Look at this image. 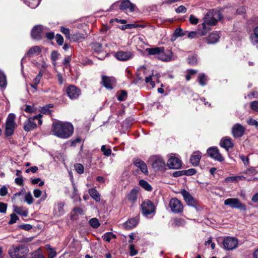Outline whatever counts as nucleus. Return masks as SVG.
<instances>
[{"instance_id":"1","label":"nucleus","mask_w":258,"mask_h":258,"mask_svg":"<svg viewBox=\"0 0 258 258\" xmlns=\"http://www.w3.org/2000/svg\"><path fill=\"white\" fill-rule=\"evenodd\" d=\"M73 131L74 127L71 123L58 121L53 123V134L60 138H69L73 134Z\"/></svg>"},{"instance_id":"2","label":"nucleus","mask_w":258,"mask_h":258,"mask_svg":"<svg viewBox=\"0 0 258 258\" xmlns=\"http://www.w3.org/2000/svg\"><path fill=\"white\" fill-rule=\"evenodd\" d=\"M222 18V15L219 11L214 10H209L204 17V22L202 23L203 29L210 30L206 25L210 26L215 25L217 22Z\"/></svg>"},{"instance_id":"3","label":"nucleus","mask_w":258,"mask_h":258,"mask_svg":"<svg viewBox=\"0 0 258 258\" xmlns=\"http://www.w3.org/2000/svg\"><path fill=\"white\" fill-rule=\"evenodd\" d=\"M42 115L39 114L33 117H29L24 123V130L25 132H30L37 127L36 123L35 122V120H38V123L41 125L42 123V120L41 119Z\"/></svg>"},{"instance_id":"4","label":"nucleus","mask_w":258,"mask_h":258,"mask_svg":"<svg viewBox=\"0 0 258 258\" xmlns=\"http://www.w3.org/2000/svg\"><path fill=\"white\" fill-rule=\"evenodd\" d=\"M28 252V249L22 245H13L9 250V254L12 258L26 256Z\"/></svg>"},{"instance_id":"5","label":"nucleus","mask_w":258,"mask_h":258,"mask_svg":"<svg viewBox=\"0 0 258 258\" xmlns=\"http://www.w3.org/2000/svg\"><path fill=\"white\" fill-rule=\"evenodd\" d=\"M15 115L12 113L10 114L7 117L5 128V134L7 137L13 134L14 130L17 126L15 121Z\"/></svg>"},{"instance_id":"6","label":"nucleus","mask_w":258,"mask_h":258,"mask_svg":"<svg viewBox=\"0 0 258 258\" xmlns=\"http://www.w3.org/2000/svg\"><path fill=\"white\" fill-rule=\"evenodd\" d=\"M224 205L228 206L232 208L238 209L240 211H245L246 210L245 205L243 204L237 198H229L224 201Z\"/></svg>"},{"instance_id":"7","label":"nucleus","mask_w":258,"mask_h":258,"mask_svg":"<svg viewBox=\"0 0 258 258\" xmlns=\"http://www.w3.org/2000/svg\"><path fill=\"white\" fill-rule=\"evenodd\" d=\"M117 4H119V8L120 10L125 12L126 13L127 12H133L136 8V5L132 3L130 0H120L114 3L112 7L116 6Z\"/></svg>"},{"instance_id":"8","label":"nucleus","mask_w":258,"mask_h":258,"mask_svg":"<svg viewBox=\"0 0 258 258\" xmlns=\"http://www.w3.org/2000/svg\"><path fill=\"white\" fill-rule=\"evenodd\" d=\"M238 244L236 238L227 236L224 238L223 241V248L227 250H232L237 248Z\"/></svg>"},{"instance_id":"9","label":"nucleus","mask_w":258,"mask_h":258,"mask_svg":"<svg viewBox=\"0 0 258 258\" xmlns=\"http://www.w3.org/2000/svg\"><path fill=\"white\" fill-rule=\"evenodd\" d=\"M169 206L171 211L174 213H180L183 211V205L181 201L176 198L171 199L169 202Z\"/></svg>"},{"instance_id":"10","label":"nucleus","mask_w":258,"mask_h":258,"mask_svg":"<svg viewBox=\"0 0 258 258\" xmlns=\"http://www.w3.org/2000/svg\"><path fill=\"white\" fill-rule=\"evenodd\" d=\"M143 214L148 216L155 212V207L153 203L149 201L146 200L143 202L141 205Z\"/></svg>"},{"instance_id":"11","label":"nucleus","mask_w":258,"mask_h":258,"mask_svg":"<svg viewBox=\"0 0 258 258\" xmlns=\"http://www.w3.org/2000/svg\"><path fill=\"white\" fill-rule=\"evenodd\" d=\"M152 167L157 170H162L165 168V162L163 158L160 156H154L152 157Z\"/></svg>"},{"instance_id":"12","label":"nucleus","mask_w":258,"mask_h":258,"mask_svg":"<svg viewBox=\"0 0 258 258\" xmlns=\"http://www.w3.org/2000/svg\"><path fill=\"white\" fill-rule=\"evenodd\" d=\"M44 28L42 25L35 26L31 31L32 37L35 40H40L44 34Z\"/></svg>"},{"instance_id":"13","label":"nucleus","mask_w":258,"mask_h":258,"mask_svg":"<svg viewBox=\"0 0 258 258\" xmlns=\"http://www.w3.org/2000/svg\"><path fill=\"white\" fill-rule=\"evenodd\" d=\"M116 83V80L114 77L106 76L102 77V84L107 89H112Z\"/></svg>"},{"instance_id":"14","label":"nucleus","mask_w":258,"mask_h":258,"mask_svg":"<svg viewBox=\"0 0 258 258\" xmlns=\"http://www.w3.org/2000/svg\"><path fill=\"white\" fill-rule=\"evenodd\" d=\"M207 153L210 157L215 160L221 162L224 160L223 157L221 155L219 150L217 148H209L207 150Z\"/></svg>"},{"instance_id":"15","label":"nucleus","mask_w":258,"mask_h":258,"mask_svg":"<svg viewBox=\"0 0 258 258\" xmlns=\"http://www.w3.org/2000/svg\"><path fill=\"white\" fill-rule=\"evenodd\" d=\"M67 93L71 99L78 98L81 94V90L73 85H70L67 88Z\"/></svg>"},{"instance_id":"16","label":"nucleus","mask_w":258,"mask_h":258,"mask_svg":"<svg viewBox=\"0 0 258 258\" xmlns=\"http://www.w3.org/2000/svg\"><path fill=\"white\" fill-rule=\"evenodd\" d=\"M245 128L239 123L235 124L232 128V134L234 138L241 137L244 134Z\"/></svg>"},{"instance_id":"17","label":"nucleus","mask_w":258,"mask_h":258,"mask_svg":"<svg viewBox=\"0 0 258 258\" xmlns=\"http://www.w3.org/2000/svg\"><path fill=\"white\" fill-rule=\"evenodd\" d=\"M167 165L170 169H179L181 167V161L177 157L171 156L167 161Z\"/></svg>"},{"instance_id":"18","label":"nucleus","mask_w":258,"mask_h":258,"mask_svg":"<svg viewBox=\"0 0 258 258\" xmlns=\"http://www.w3.org/2000/svg\"><path fill=\"white\" fill-rule=\"evenodd\" d=\"M134 56V53L132 51H119L115 53V57L119 60L126 61Z\"/></svg>"},{"instance_id":"19","label":"nucleus","mask_w":258,"mask_h":258,"mask_svg":"<svg viewBox=\"0 0 258 258\" xmlns=\"http://www.w3.org/2000/svg\"><path fill=\"white\" fill-rule=\"evenodd\" d=\"M180 193L183 196L184 200L188 206L192 207L196 206L197 204L196 201L188 191L183 189L181 190Z\"/></svg>"},{"instance_id":"20","label":"nucleus","mask_w":258,"mask_h":258,"mask_svg":"<svg viewBox=\"0 0 258 258\" xmlns=\"http://www.w3.org/2000/svg\"><path fill=\"white\" fill-rule=\"evenodd\" d=\"M134 164L138 168H139L141 172L145 175L148 174V170L146 164L140 159L136 158L133 160Z\"/></svg>"},{"instance_id":"21","label":"nucleus","mask_w":258,"mask_h":258,"mask_svg":"<svg viewBox=\"0 0 258 258\" xmlns=\"http://www.w3.org/2000/svg\"><path fill=\"white\" fill-rule=\"evenodd\" d=\"M201 157V153L199 151H195L190 156V162L194 166H197L199 164Z\"/></svg>"},{"instance_id":"22","label":"nucleus","mask_w":258,"mask_h":258,"mask_svg":"<svg viewBox=\"0 0 258 258\" xmlns=\"http://www.w3.org/2000/svg\"><path fill=\"white\" fill-rule=\"evenodd\" d=\"M208 32V30L203 29L202 28V30H198L196 31H191L188 33L187 37L189 38H194L196 37H199L203 36H205L207 34Z\"/></svg>"},{"instance_id":"23","label":"nucleus","mask_w":258,"mask_h":258,"mask_svg":"<svg viewBox=\"0 0 258 258\" xmlns=\"http://www.w3.org/2000/svg\"><path fill=\"white\" fill-rule=\"evenodd\" d=\"M221 146L225 148L227 151L233 147V144L229 137L223 138L220 143Z\"/></svg>"},{"instance_id":"24","label":"nucleus","mask_w":258,"mask_h":258,"mask_svg":"<svg viewBox=\"0 0 258 258\" xmlns=\"http://www.w3.org/2000/svg\"><path fill=\"white\" fill-rule=\"evenodd\" d=\"M172 56V53L170 50H167L165 51V49H164L163 52H161L160 54V55L158 56V58L163 61H167L171 60Z\"/></svg>"},{"instance_id":"25","label":"nucleus","mask_w":258,"mask_h":258,"mask_svg":"<svg viewBox=\"0 0 258 258\" xmlns=\"http://www.w3.org/2000/svg\"><path fill=\"white\" fill-rule=\"evenodd\" d=\"M7 86V79L5 73L0 69V89L4 90Z\"/></svg>"},{"instance_id":"26","label":"nucleus","mask_w":258,"mask_h":258,"mask_svg":"<svg viewBox=\"0 0 258 258\" xmlns=\"http://www.w3.org/2000/svg\"><path fill=\"white\" fill-rule=\"evenodd\" d=\"M164 51V47H154V48H147L146 49V51L148 52L149 55H156L163 52Z\"/></svg>"},{"instance_id":"27","label":"nucleus","mask_w":258,"mask_h":258,"mask_svg":"<svg viewBox=\"0 0 258 258\" xmlns=\"http://www.w3.org/2000/svg\"><path fill=\"white\" fill-rule=\"evenodd\" d=\"M219 39V36L216 32H213L210 34L207 38V42L209 44H214L216 43Z\"/></svg>"},{"instance_id":"28","label":"nucleus","mask_w":258,"mask_h":258,"mask_svg":"<svg viewBox=\"0 0 258 258\" xmlns=\"http://www.w3.org/2000/svg\"><path fill=\"white\" fill-rule=\"evenodd\" d=\"M41 49L39 46H34L31 47L27 53V55L29 57H32L34 54H39L41 53Z\"/></svg>"},{"instance_id":"29","label":"nucleus","mask_w":258,"mask_h":258,"mask_svg":"<svg viewBox=\"0 0 258 258\" xmlns=\"http://www.w3.org/2000/svg\"><path fill=\"white\" fill-rule=\"evenodd\" d=\"M90 196L97 202L100 201V195L98 191L95 188H91L89 190Z\"/></svg>"},{"instance_id":"30","label":"nucleus","mask_w":258,"mask_h":258,"mask_svg":"<svg viewBox=\"0 0 258 258\" xmlns=\"http://www.w3.org/2000/svg\"><path fill=\"white\" fill-rule=\"evenodd\" d=\"M138 223V220L136 218H131L125 223V226L127 229H131L135 226Z\"/></svg>"},{"instance_id":"31","label":"nucleus","mask_w":258,"mask_h":258,"mask_svg":"<svg viewBox=\"0 0 258 258\" xmlns=\"http://www.w3.org/2000/svg\"><path fill=\"white\" fill-rule=\"evenodd\" d=\"M137 192L138 190L136 188H134L131 191L130 193L128 195V199L130 202L134 203L137 201Z\"/></svg>"},{"instance_id":"32","label":"nucleus","mask_w":258,"mask_h":258,"mask_svg":"<svg viewBox=\"0 0 258 258\" xmlns=\"http://www.w3.org/2000/svg\"><path fill=\"white\" fill-rule=\"evenodd\" d=\"M84 38L85 37L83 34L76 33L71 35V39H70L69 40L73 41L74 42H77L81 40L84 39Z\"/></svg>"},{"instance_id":"33","label":"nucleus","mask_w":258,"mask_h":258,"mask_svg":"<svg viewBox=\"0 0 258 258\" xmlns=\"http://www.w3.org/2000/svg\"><path fill=\"white\" fill-rule=\"evenodd\" d=\"M250 40L252 43L258 44V26L253 30V33L250 36Z\"/></svg>"},{"instance_id":"34","label":"nucleus","mask_w":258,"mask_h":258,"mask_svg":"<svg viewBox=\"0 0 258 258\" xmlns=\"http://www.w3.org/2000/svg\"><path fill=\"white\" fill-rule=\"evenodd\" d=\"M139 184L147 191H151L152 190V186L145 180L141 179L139 181Z\"/></svg>"},{"instance_id":"35","label":"nucleus","mask_w":258,"mask_h":258,"mask_svg":"<svg viewBox=\"0 0 258 258\" xmlns=\"http://www.w3.org/2000/svg\"><path fill=\"white\" fill-rule=\"evenodd\" d=\"M15 212H16L17 214L26 217L28 215V210H24L22 207H16L15 208Z\"/></svg>"},{"instance_id":"36","label":"nucleus","mask_w":258,"mask_h":258,"mask_svg":"<svg viewBox=\"0 0 258 258\" xmlns=\"http://www.w3.org/2000/svg\"><path fill=\"white\" fill-rule=\"evenodd\" d=\"M89 224L94 228H97L100 226L99 220L96 218H92L89 220Z\"/></svg>"},{"instance_id":"37","label":"nucleus","mask_w":258,"mask_h":258,"mask_svg":"<svg viewBox=\"0 0 258 258\" xmlns=\"http://www.w3.org/2000/svg\"><path fill=\"white\" fill-rule=\"evenodd\" d=\"M198 80L200 84L204 86L206 85L207 83V78L206 75L204 74H200L198 77Z\"/></svg>"},{"instance_id":"38","label":"nucleus","mask_w":258,"mask_h":258,"mask_svg":"<svg viewBox=\"0 0 258 258\" xmlns=\"http://www.w3.org/2000/svg\"><path fill=\"white\" fill-rule=\"evenodd\" d=\"M92 48L96 52H100L102 50V46L100 43L98 42L93 43L92 44Z\"/></svg>"},{"instance_id":"39","label":"nucleus","mask_w":258,"mask_h":258,"mask_svg":"<svg viewBox=\"0 0 258 258\" xmlns=\"http://www.w3.org/2000/svg\"><path fill=\"white\" fill-rule=\"evenodd\" d=\"M103 239L107 242H109L110 240L115 237V235L111 232H107L102 236Z\"/></svg>"},{"instance_id":"40","label":"nucleus","mask_w":258,"mask_h":258,"mask_svg":"<svg viewBox=\"0 0 258 258\" xmlns=\"http://www.w3.org/2000/svg\"><path fill=\"white\" fill-rule=\"evenodd\" d=\"M127 98V92L125 90H121L117 96V99L119 101H123Z\"/></svg>"},{"instance_id":"41","label":"nucleus","mask_w":258,"mask_h":258,"mask_svg":"<svg viewBox=\"0 0 258 258\" xmlns=\"http://www.w3.org/2000/svg\"><path fill=\"white\" fill-rule=\"evenodd\" d=\"M101 151L103 153V155L106 156H109L111 154V150L110 148H106L105 145H102L101 148Z\"/></svg>"},{"instance_id":"42","label":"nucleus","mask_w":258,"mask_h":258,"mask_svg":"<svg viewBox=\"0 0 258 258\" xmlns=\"http://www.w3.org/2000/svg\"><path fill=\"white\" fill-rule=\"evenodd\" d=\"M185 221L181 218H176L174 220V224L176 226H183L185 225Z\"/></svg>"},{"instance_id":"43","label":"nucleus","mask_w":258,"mask_h":258,"mask_svg":"<svg viewBox=\"0 0 258 258\" xmlns=\"http://www.w3.org/2000/svg\"><path fill=\"white\" fill-rule=\"evenodd\" d=\"M76 171L79 174H82L84 172V166L82 164L80 163L76 164L74 165Z\"/></svg>"},{"instance_id":"44","label":"nucleus","mask_w":258,"mask_h":258,"mask_svg":"<svg viewBox=\"0 0 258 258\" xmlns=\"http://www.w3.org/2000/svg\"><path fill=\"white\" fill-rule=\"evenodd\" d=\"M26 202L29 205H30L33 203V199L32 196V195L30 192H28L26 194L25 196V200Z\"/></svg>"},{"instance_id":"45","label":"nucleus","mask_w":258,"mask_h":258,"mask_svg":"<svg viewBox=\"0 0 258 258\" xmlns=\"http://www.w3.org/2000/svg\"><path fill=\"white\" fill-rule=\"evenodd\" d=\"M60 31L62 33L64 34L66 37L70 39H71V35L70 34V30L68 28H65L64 27H61Z\"/></svg>"},{"instance_id":"46","label":"nucleus","mask_w":258,"mask_h":258,"mask_svg":"<svg viewBox=\"0 0 258 258\" xmlns=\"http://www.w3.org/2000/svg\"><path fill=\"white\" fill-rule=\"evenodd\" d=\"M64 203L62 202H59L57 204V208L58 211V215H62L64 213L63 207Z\"/></svg>"},{"instance_id":"47","label":"nucleus","mask_w":258,"mask_h":258,"mask_svg":"<svg viewBox=\"0 0 258 258\" xmlns=\"http://www.w3.org/2000/svg\"><path fill=\"white\" fill-rule=\"evenodd\" d=\"M58 53L56 51H52L51 54V59L53 61V63L55 65L56 61L58 59Z\"/></svg>"},{"instance_id":"48","label":"nucleus","mask_w":258,"mask_h":258,"mask_svg":"<svg viewBox=\"0 0 258 258\" xmlns=\"http://www.w3.org/2000/svg\"><path fill=\"white\" fill-rule=\"evenodd\" d=\"M174 35L176 37H182L185 35V33L183 31L181 28L176 29L174 33Z\"/></svg>"},{"instance_id":"49","label":"nucleus","mask_w":258,"mask_h":258,"mask_svg":"<svg viewBox=\"0 0 258 258\" xmlns=\"http://www.w3.org/2000/svg\"><path fill=\"white\" fill-rule=\"evenodd\" d=\"M242 177L241 176H231L227 177L225 179V181L226 182H236L238 179H241Z\"/></svg>"},{"instance_id":"50","label":"nucleus","mask_w":258,"mask_h":258,"mask_svg":"<svg viewBox=\"0 0 258 258\" xmlns=\"http://www.w3.org/2000/svg\"><path fill=\"white\" fill-rule=\"evenodd\" d=\"M46 247L47 249L50 250L48 253V258H53L56 255V251L51 248L49 245H46Z\"/></svg>"},{"instance_id":"51","label":"nucleus","mask_w":258,"mask_h":258,"mask_svg":"<svg viewBox=\"0 0 258 258\" xmlns=\"http://www.w3.org/2000/svg\"><path fill=\"white\" fill-rule=\"evenodd\" d=\"M24 111L28 113H34L36 111V108L33 106L26 105Z\"/></svg>"},{"instance_id":"52","label":"nucleus","mask_w":258,"mask_h":258,"mask_svg":"<svg viewBox=\"0 0 258 258\" xmlns=\"http://www.w3.org/2000/svg\"><path fill=\"white\" fill-rule=\"evenodd\" d=\"M55 39L56 41V42L59 45H62L63 43V38L62 36L59 34H57L55 36Z\"/></svg>"},{"instance_id":"53","label":"nucleus","mask_w":258,"mask_h":258,"mask_svg":"<svg viewBox=\"0 0 258 258\" xmlns=\"http://www.w3.org/2000/svg\"><path fill=\"white\" fill-rule=\"evenodd\" d=\"M7 204L3 202L0 203V213L5 214L7 212Z\"/></svg>"},{"instance_id":"54","label":"nucleus","mask_w":258,"mask_h":258,"mask_svg":"<svg viewBox=\"0 0 258 258\" xmlns=\"http://www.w3.org/2000/svg\"><path fill=\"white\" fill-rule=\"evenodd\" d=\"M184 172L185 175L190 176L196 174V170L194 168H191L188 170H184Z\"/></svg>"},{"instance_id":"55","label":"nucleus","mask_w":258,"mask_h":258,"mask_svg":"<svg viewBox=\"0 0 258 258\" xmlns=\"http://www.w3.org/2000/svg\"><path fill=\"white\" fill-rule=\"evenodd\" d=\"M250 108L252 110L258 111V101H254L250 103Z\"/></svg>"},{"instance_id":"56","label":"nucleus","mask_w":258,"mask_h":258,"mask_svg":"<svg viewBox=\"0 0 258 258\" xmlns=\"http://www.w3.org/2000/svg\"><path fill=\"white\" fill-rule=\"evenodd\" d=\"M129 249L131 256H134L138 253V251L135 249V246L133 244L129 246Z\"/></svg>"},{"instance_id":"57","label":"nucleus","mask_w":258,"mask_h":258,"mask_svg":"<svg viewBox=\"0 0 258 258\" xmlns=\"http://www.w3.org/2000/svg\"><path fill=\"white\" fill-rule=\"evenodd\" d=\"M8 194V188L7 187L4 185L1 187L0 188V196L2 197L6 196Z\"/></svg>"},{"instance_id":"58","label":"nucleus","mask_w":258,"mask_h":258,"mask_svg":"<svg viewBox=\"0 0 258 258\" xmlns=\"http://www.w3.org/2000/svg\"><path fill=\"white\" fill-rule=\"evenodd\" d=\"M189 21L192 24L196 25L199 22V20L193 15H191L189 18Z\"/></svg>"},{"instance_id":"59","label":"nucleus","mask_w":258,"mask_h":258,"mask_svg":"<svg viewBox=\"0 0 258 258\" xmlns=\"http://www.w3.org/2000/svg\"><path fill=\"white\" fill-rule=\"evenodd\" d=\"M188 62L190 65H195L197 62V58L194 56H190L188 58Z\"/></svg>"},{"instance_id":"60","label":"nucleus","mask_w":258,"mask_h":258,"mask_svg":"<svg viewBox=\"0 0 258 258\" xmlns=\"http://www.w3.org/2000/svg\"><path fill=\"white\" fill-rule=\"evenodd\" d=\"M18 219V217L15 214H12L11 215V219L9 222L10 224H13L16 222L17 220Z\"/></svg>"},{"instance_id":"61","label":"nucleus","mask_w":258,"mask_h":258,"mask_svg":"<svg viewBox=\"0 0 258 258\" xmlns=\"http://www.w3.org/2000/svg\"><path fill=\"white\" fill-rule=\"evenodd\" d=\"M42 78V74L41 73H39L38 75H37L36 77L33 80V83L35 84V85H38V84L40 83V80Z\"/></svg>"},{"instance_id":"62","label":"nucleus","mask_w":258,"mask_h":258,"mask_svg":"<svg viewBox=\"0 0 258 258\" xmlns=\"http://www.w3.org/2000/svg\"><path fill=\"white\" fill-rule=\"evenodd\" d=\"M186 11V8L183 6H180L176 10L175 12L177 13H185Z\"/></svg>"},{"instance_id":"63","label":"nucleus","mask_w":258,"mask_h":258,"mask_svg":"<svg viewBox=\"0 0 258 258\" xmlns=\"http://www.w3.org/2000/svg\"><path fill=\"white\" fill-rule=\"evenodd\" d=\"M145 82L146 83H150V84L152 86V87H154L155 86V82L152 81V78L151 76H149L146 78Z\"/></svg>"},{"instance_id":"64","label":"nucleus","mask_w":258,"mask_h":258,"mask_svg":"<svg viewBox=\"0 0 258 258\" xmlns=\"http://www.w3.org/2000/svg\"><path fill=\"white\" fill-rule=\"evenodd\" d=\"M247 123L250 125H255L256 126H258V122L256 120L252 118L247 120Z\"/></svg>"}]
</instances>
